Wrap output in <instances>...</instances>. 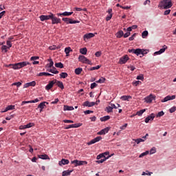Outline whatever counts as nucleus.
I'll return each instance as SVG.
<instances>
[{"instance_id": "1", "label": "nucleus", "mask_w": 176, "mask_h": 176, "mask_svg": "<svg viewBox=\"0 0 176 176\" xmlns=\"http://www.w3.org/2000/svg\"><path fill=\"white\" fill-rule=\"evenodd\" d=\"M28 65H30V63L28 61H23L19 62L18 63H16L14 65H9V67H11V68L14 69V70L19 69L21 68H23L25 67H27Z\"/></svg>"}, {"instance_id": "2", "label": "nucleus", "mask_w": 176, "mask_h": 176, "mask_svg": "<svg viewBox=\"0 0 176 176\" xmlns=\"http://www.w3.org/2000/svg\"><path fill=\"white\" fill-rule=\"evenodd\" d=\"M173 7V3L171 0H163L160 3V8L163 9H168Z\"/></svg>"}, {"instance_id": "3", "label": "nucleus", "mask_w": 176, "mask_h": 176, "mask_svg": "<svg viewBox=\"0 0 176 176\" xmlns=\"http://www.w3.org/2000/svg\"><path fill=\"white\" fill-rule=\"evenodd\" d=\"M129 53L135 54L137 56L140 55H144L148 54V52H146L144 50L142 49H131L128 50Z\"/></svg>"}, {"instance_id": "4", "label": "nucleus", "mask_w": 176, "mask_h": 176, "mask_svg": "<svg viewBox=\"0 0 176 176\" xmlns=\"http://www.w3.org/2000/svg\"><path fill=\"white\" fill-rule=\"evenodd\" d=\"M55 15L52 13H50L48 15H41L39 16V19L41 21L44 22L47 20H51L52 18H55Z\"/></svg>"}, {"instance_id": "5", "label": "nucleus", "mask_w": 176, "mask_h": 176, "mask_svg": "<svg viewBox=\"0 0 176 176\" xmlns=\"http://www.w3.org/2000/svg\"><path fill=\"white\" fill-rule=\"evenodd\" d=\"M78 61L87 65H92L91 61H90V60L87 59V58H85V56L82 55L78 56Z\"/></svg>"}, {"instance_id": "6", "label": "nucleus", "mask_w": 176, "mask_h": 176, "mask_svg": "<svg viewBox=\"0 0 176 176\" xmlns=\"http://www.w3.org/2000/svg\"><path fill=\"white\" fill-rule=\"evenodd\" d=\"M62 21H64V23H65L66 25L79 23V21H74L72 19L70 18H63Z\"/></svg>"}, {"instance_id": "7", "label": "nucleus", "mask_w": 176, "mask_h": 176, "mask_svg": "<svg viewBox=\"0 0 176 176\" xmlns=\"http://www.w3.org/2000/svg\"><path fill=\"white\" fill-rule=\"evenodd\" d=\"M100 140H102V137L100 136L96 137L95 138L92 139V140L87 142V145L91 146L95 143L99 142Z\"/></svg>"}, {"instance_id": "8", "label": "nucleus", "mask_w": 176, "mask_h": 176, "mask_svg": "<svg viewBox=\"0 0 176 176\" xmlns=\"http://www.w3.org/2000/svg\"><path fill=\"white\" fill-rule=\"evenodd\" d=\"M84 163H87L85 161H78L77 160H74L73 161H71V164H74V166H82L84 164Z\"/></svg>"}, {"instance_id": "9", "label": "nucleus", "mask_w": 176, "mask_h": 176, "mask_svg": "<svg viewBox=\"0 0 176 176\" xmlns=\"http://www.w3.org/2000/svg\"><path fill=\"white\" fill-rule=\"evenodd\" d=\"M175 98H176V95H172V96L168 95V96L164 98L163 100H162V102H166L170 100H173Z\"/></svg>"}, {"instance_id": "10", "label": "nucleus", "mask_w": 176, "mask_h": 176, "mask_svg": "<svg viewBox=\"0 0 176 176\" xmlns=\"http://www.w3.org/2000/svg\"><path fill=\"white\" fill-rule=\"evenodd\" d=\"M128 60H129V56L128 55H125L119 59V64L124 65L126 63Z\"/></svg>"}, {"instance_id": "11", "label": "nucleus", "mask_w": 176, "mask_h": 176, "mask_svg": "<svg viewBox=\"0 0 176 176\" xmlns=\"http://www.w3.org/2000/svg\"><path fill=\"white\" fill-rule=\"evenodd\" d=\"M110 130V128L107 127L104 128L103 129L100 130V131L97 133L98 135H104L105 134H107L109 131Z\"/></svg>"}, {"instance_id": "12", "label": "nucleus", "mask_w": 176, "mask_h": 176, "mask_svg": "<svg viewBox=\"0 0 176 176\" xmlns=\"http://www.w3.org/2000/svg\"><path fill=\"white\" fill-rule=\"evenodd\" d=\"M96 102H89V101H85L82 103V106L85 107H92L95 106Z\"/></svg>"}, {"instance_id": "13", "label": "nucleus", "mask_w": 176, "mask_h": 176, "mask_svg": "<svg viewBox=\"0 0 176 176\" xmlns=\"http://www.w3.org/2000/svg\"><path fill=\"white\" fill-rule=\"evenodd\" d=\"M82 126V124H70L67 125L65 129H77L78 127Z\"/></svg>"}, {"instance_id": "14", "label": "nucleus", "mask_w": 176, "mask_h": 176, "mask_svg": "<svg viewBox=\"0 0 176 176\" xmlns=\"http://www.w3.org/2000/svg\"><path fill=\"white\" fill-rule=\"evenodd\" d=\"M35 124L34 123H29L26 125H22L19 126V129H30L32 126H34Z\"/></svg>"}, {"instance_id": "15", "label": "nucleus", "mask_w": 176, "mask_h": 176, "mask_svg": "<svg viewBox=\"0 0 176 176\" xmlns=\"http://www.w3.org/2000/svg\"><path fill=\"white\" fill-rule=\"evenodd\" d=\"M52 82H54V84H56V85H57L60 89H64V85H63V82L58 81L56 79H54Z\"/></svg>"}, {"instance_id": "16", "label": "nucleus", "mask_w": 176, "mask_h": 176, "mask_svg": "<svg viewBox=\"0 0 176 176\" xmlns=\"http://www.w3.org/2000/svg\"><path fill=\"white\" fill-rule=\"evenodd\" d=\"M45 104H47V102H42L38 104V109H39V112L42 113L43 111L44 107H45Z\"/></svg>"}, {"instance_id": "17", "label": "nucleus", "mask_w": 176, "mask_h": 176, "mask_svg": "<svg viewBox=\"0 0 176 176\" xmlns=\"http://www.w3.org/2000/svg\"><path fill=\"white\" fill-rule=\"evenodd\" d=\"M153 100H155V96H153V95H150L145 98V102L146 103H151Z\"/></svg>"}, {"instance_id": "18", "label": "nucleus", "mask_w": 176, "mask_h": 176, "mask_svg": "<svg viewBox=\"0 0 176 176\" xmlns=\"http://www.w3.org/2000/svg\"><path fill=\"white\" fill-rule=\"evenodd\" d=\"M50 20L52 21V25H56V24L60 23V19L57 18L56 16H55L54 18L51 19Z\"/></svg>"}, {"instance_id": "19", "label": "nucleus", "mask_w": 176, "mask_h": 176, "mask_svg": "<svg viewBox=\"0 0 176 176\" xmlns=\"http://www.w3.org/2000/svg\"><path fill=\"white\" fill-rule=\"evenodd\" d=\"M54 85H55L54 81L49 82V84H47V85L45 87V89H47V91L50 90L54 87Z\"/></svg>"}, {"instance_id": "20", "label": "nucleus", "mask_w": 176, "mask_h": 176, "mask_svg": "<svg viewBox=\"0 0 176 176\" xmlns=\"http://www.w3.org/2000/svg\"><path fill=\"white\" fill-rule=\"evenodd\" d=\"M168 49V47L166 45H164V48L160 49V51L155 52V55H160L163 53H164L165 50Z\"/></svg>"}, {"instance_id": "21", "label": "nucleus", "mask_w": 176, "mask_h": 176, "mask_svg": "<svg viewBox=\"0 0 176 176\" xmlns=\"http://www.w3.org/2000/svg\"><path fill=\"white\" fill-rule=\"evenodd\" d=\"M35 86H36V82L32 81V82H28V83L25 84L23 88L25 89L29 87H35Z\"/></svg>"}, {"instance_id": "22", "label": "nucleus", "mask_w": 176, "mask_h": 176, "mask_svg": "<svg viewBox=\"0 0 176 176\" xmlns=\"http://www.w3.org/2000/svg\"><path fill=\"white\" fill-rule=\"evenodd\" d=\"M154 118H155V114L151 113V115L147 116L146 118H145V123H148L150 120H153Z\"/></svg>"}, {"instance_id": "23", "label": "nucleus", "mask_w": 176, "mask_h": 176, "mask_svg": "<svg viewBox=\"0 0 176 176\" xmlns=\"http://www.w3.org/2000/svg\"><path fill=\"white\" fill-rule=\"evenodd\" d=\"M69 161L65 159H62V160L59 161V166H62V165H67L69 164Z\"/></svg>"}, {"instance_id": "24", "label": "nucleus", "mask_w": 176, "mask_h": 176, "mask_svg": "<svg viewBox=\"0 0 176 176\" xmlns=\"http://www.w3.org/2000/svg\"><path fill=\"white\" fill-rule=\"evenodd\" d=\"M95 36L94 33H87V34L84 35V40L85 39H90Z\"/></svg>"}, {"instance_id": "25", "label": "nucleus", "mask_w": 176, "mask_h": 176, "mask_svg": "<svg viewBox=\"0 0 176 176\" xmlns=\"http://www.w3.org/2000/svg\"><path fill=\"white\" fill-rule=\"evenodd\" d=\"M109 152H105L104 153L99 154L98 155H97V160H100L102 158H105V155H109Z\"/></svg>"}, {"instance_id": "26", "label": "nucleus", "mask_w": 176, "mask_h": 176, "mask_svg": "<svg viewBox=\"0 0 176 176\" xmlns=\"http://www.w3.org/2000/svg\"><path fill=\"white\" fill-rule=\"evenodd\" d=\"M54 75L52 74H50L49 73H47V72H41L39 73L37 76H39V77H42V76H53Z\"/></svg>"}, {"instance_id": "27", "label": "nucleus", "mask_w": 176, "mask_h": 176, "mask_svg": "<svg viewBox=\"0 0 176 176\" xmlns=\"http://www.w3.org/2000/svg\"><path fill=\"white\" fill-rule=\"evenodd\" d=\"M14 105H9L6 107V109L3 111V113L8 112V111L14 110Z\"/></svg>"}, {"instance_id": "28", "label": "nucleus", "mask_w": 176, "mask_h": 176, "mask_svg": "<svg viewBox=\"0 0 176 176\" xmlns=\"http://www.w3.org/2000/svg\"><path fill=\"white\" fill-rule=\"evenodd\" d=\"M132 97L131 96H123L120 97V100L123 101H129V100H131Z\"/></svg>"}, {"instance_id": "29", "label": "nucleus", "mask_w": 176, "mask_h": 176, "mask_svg": "<svg viewBox=\"0 0 176 176\" xmlns=\"http://www.w3.org/2000/svg\"><path fill=\"white\" fill-rule=\"evenodd\" d=\"M47 72L54 74H58L59 73L58 71H57L55 67H52V69H47Z\"/></svg>"}, {"instance_id": "30", "label": "nucleus", "mask_w": 176, "mask_h": 176, "mask_svg": "<svg viewBox=\"0 0 176 176\" xmlns=\"http://www.w3.org/2000/svg\"><path fill=\"white\" fill-rule=\"evenodd\" d=\"M72 172V170H64L62 173V176H69Z\"/></svg>"}, {"instance_id": "31", "label": "nucleus", "mask_w": 176, "mask_h": 176, "mask_svg": "<svg viewBox=\"0 0 176 176\" xmlns=\"http://www.w3.org/2000/svg\"><path fill=\"white\" fill-rule=\"evenodd\" d=\"M124 36V32L122 30H119L118 32L116 34V36L118 38H122Z\"/></svg>"}, {"instance_id": "32", "label": "nucleus", "mask_w": 176, "mask_h": 176, "mask_svg": "<svg viewBox=\"0 0 176 176\" xmlns=\"http://www.w3.org/2000/svg\"><path fill=\"white\" fill-rule=\"evenodd\" d=\"M64 52H65L66 54V56H69V53L70 52H72V50H71V47H67L65 49Z\"/></svg>"}, {"instance_id": "33", "label": "nucleus", "mask_w": 176, "mask_h": 176, "mask_svg": "<svg viewBox=\"0 0 176 176\" xmlns=\"http://www.w3.org/2000/svg\"><path fill=\"white\" fill-rule=\"evenodd\" d=\"M109 157H110V156H107V158H105V157H102L100 160L96 161V162H97V163H98V164H102L104 162H105L107 160H108Z\"/></svg>"}, {"instance_id": "34", "label": "nucleus", "mask_w": 176, "mask_h": 176, "mask_svg": "<svg viewBox=\"0 0 176 176\" xmlns=\"http://www.w3.org/2000/svg\"><path fill=\"white\" fill-rule=\"evenodd\" d=\"M82 71H83V69L77 68L74 69V74H76V75H79L82 73Z\"/></svg>"}, {"instance_id": "35", "label": "nucleus", "mask_w": 176, "mask_h": 176, "mask_svg": "<svg viewBox=\"0 0 176 176\" xmlns=\"http://www.w3.org/2000/svg\"><path fill=\"white\" fill-rule=\"evenodd\" d=\"M87 49L84 47L79 50V53L82 54V55H87Z\"/></svg>"}, {"instance_id": "36", "label": "nucleus", "mask_w": 176, "mask_h": 176, "mask_svg": "<svg viewBox=\"0 0 176 176\" xmlns=\"http://www.w3.org/2000/svg\"><path fill=\"white\" fill-rule=\"evenodd\" d=\"M47 61H49V64L47 65V68L54 67V61H52V59H47Z\"/></svg>"}, {"instance_id": "37", "label": "nucleus", "mask_w": 176, "mask_h": 176, "mask_svg": "<svg viewBox=\"0 0 176 176\" xmlns=\"http://www.w3.org/2000/svg\"><path fill=\"white\" fill-rule=\"evenodd\" d=\"M74 14V12H64L62 13L63 16H69Z\"/></svg>"}, {"instance_id": "38", "label": "nucleus", "mask_w": 176, "mask_h": 176, "mask_svg": "<svg viewBox=\"0 0 176 176\" xmlns=\"http://www.w3.org/2000/svg\"><path fill=\"white\" fill-rule=\"evenodd\" d=\"M105 78L101 77L98 80L96 81V83L103 84L105 82Z\"/></svg>"}, {"instance_id": "39", "label": "nucleus", "mask_w": 176, "mask_h": 176, "mask_svg": "<svg viewBox=\"0 0 176 176\" xmlns=\"http://www.w3.org/2000/svg\"><path fill=\"white\" fill-rule=\"evenodd\" d=\"M109 119H110V116H104L103 118H100V122H107Z\"/></svg>"}, {"instance_id": "40", "label": "nucleus", "mask_w": 176, "mask_h": 176, "mask_svg": "<svg viewBox=\"0 0 176 176\" xmlns=\"http://www.w3.org/2000/svg\"><path fill=\"white\" fill-rule=\"evenodd\" d=\"M54 67L60 69H62L63 67H64V66L63 65V63L60 62L54 64Z\"/></svg>"}, {"instance_id": "41", "label": "nucleus", "mask_w": 176, "mask_h": 176, "mask_svg": "<svg viewBox=\"0 0 176 176\" xmlns=\"http://www.w3.org/2000/svg\"><path fill=\"white\" fill-rule=\"evenodd\" d=\"M72 110H74V107L64 105V111H72Z\"/></svg>"}, {"instance_id": "42", "label": "nucleus", "mask_w": 176, "mask_h": 176, "mask_svg": "<svg viewBox=\"0 0 176 176\" xmlns=\"http://www.w3.org/2000/svg\"><path fill=\"white\" fill-rule=\"evenodd\" d=\"M148 32L147 30H145L143 32V33H142V38H146V37L148 36Z\"/></svg>"}, {"instance_id": "43", "label": "nucleus", "mask_w": 176, "mask_h": 176, "mask_svg": "<svg viewBox=\"0 0 176 176\" xmlns=\"http://www.w3.org/2000/svg\"><path fill=\"white\" fill-rule=\"evenodd\" d=\"M59 76H60V78L63 79H65L67 77V74L66 72H62L60 74H59Z\"/></svg>"}, {"instance_id": "44", "label": "nucleus", "mask_w": 176, "mask_h": 176, "mask_svg": "<svg viewBox=\"0 0 176 176\" xmlns=\"http://www.w3.org/2000/svg\"><path fill=\"white\" fill-rule=\"evenodd\" d=\"M39 159L49 160V156H47L46 154L41 155H39Z\"/></svg>"}, {"instance_id": "45", "label": "nucleus", "mask_w": 176, "mask_h": 176, "mask_svg": "<svg viewBox=\"0 0 176 176\" xmlns=\"http://www.w3.org/2000/svg\"><path fill=\"white\" fill-rule=\"evenodd\" d=\"M152 172H148V170H146V172H143L142 174V176H151Z\"/></svg>"}, {"instance_id": "46", "label": "nucleus", "mask_w": 176, "mask_h": 176, "mask_svg": "<svg viewBox=\"0 0 176 176\" xmlns=\"http://www.w3.org/2000/svg\"><path fill=\"white\" fill-rule=\"evenodd\" d=\"M144 112H145V109H142L140 111H137L136 115L138 116H142V115H143Z\"/></svg>"}, {"instance_id": "47", "label": "nucleus", "mask_w": 176, "mask_h": 176, "mask_svg": "<svg viewBox=\"0 0 176 176\" xmlns=\"http://www.w3.org/2000/svg\"><path fill=\"white\" fill-rule=\"evenodd\" d=\"M148 155V151H146L142 153H141L140 155H139V158H142L143 157H144L145 155Z\"/></svg>"}, {"instance_id": "48", "label": "nucleus", "mask_w": 176, "mask_h": 176, "mask_svg": "<svg viewBox=\"0 0 176 176\" xmlns=\"http://www.w3.org/2000/svg\"><path fill=\"white\" fill-rule=\"evenodd\" d=\"M21 85H22V82H14L12 85V86H16L17 87H19Z\"/></svg>"}, {"instance_id": "49", "label": "nucleus", "mask_w": 176, "mask_h": 176, "mask_svg": "<svg viewBox=\"0 0 176 176\" xmlns=\"http://www.w3.org/2000/svg\"><path fill=\"white\" fill-rule=\"evenodd\" d=\"M115 109V108H112V107H110V106L107 107L105 109V111L107 112V113H111L112 112V110Z\"/></svg>"}, {"instance_id": "50", "label": "nucleus", "mask_w": 176, "mask_h": 176, "mask_svg": "<svg viewBox=\"0 0 176 176\" xmlns=\"http://www.w3.org/2000/svg\"><path fill=\"white\" fill-rule=\"evenodd\" d=\"M144 140L139 138V139H135V142L137 143V144H139L140 142H144Z\"/></svg>"}, {"instance_id": "51", "label": "nucleus", "mask_w": 176, "mask_h": 176, "mask_svg": "<svg viewBox=\"0 0 176 176\" xmlns=\"http://www.w3.org/2000/svg\"><path fill=\"white\" fill-rule=\"evenodd\" d=\"M148 153H150V155H153L156 153V148H152L151 150L148 151Z\"/></svg>"}, {"instance_id": "52", "label": "nucleus", "mask_w": 176, "mask_h": 176, "mask_svg": "<svg viewBox=\"0 0 176 176\" xmlns=\"http://www.w3.org/2000/svg\"><path fill=\"white\" fill-rule=\"evenodd\" d=\"M63 122H64L65 124H73L74 121L70 120H63Z\"/></svg>"}, {"instance_id": "53", "label": "nucleus", "mask_w": 176, "mask_h": 176, "mask_svg": "<svg viewBox=\"0 0 176 176\" xmlns=\"http://www.w3.org/2000/svg\"><path fill=\"white\" fill-rule=\"evenodd\" d=\"M9 48H10V47H7L6 45L1 46V50L5 51L6 53L8 52V49H9Z\"/></svg>"}, {"instance_id": "54", "label": "nucleus", "mask_w": 176, "mask_h": 176, "mask_svg": "<svg viewBox=\"0 0 176 176\" xmlns=\"http://www.w3.org/2000/svg\"><path fill=\"white\" fill-rule=\"evenodd\" d=\"M100 66L97 65L96 67H91L90 71L98 70V69H100Z\"/></svg>"}, {"instance_id": "55", "label": "nucleus", "mask_w": 176, "mask_h": 176, "mask_svg": "<svg viewBox=\"0 0 176 176\" xmlns=\"http://www.w3.org/2000/svg\"><path fill=\"white\" fill-rule=\"evenodd\" d=\"M164 116V111H160L157 114V118H160V117H162V116Z\"/></svg>"}, {"instance_id": "56", "label": "nucleus", "mask_w": 176, "mask_h": 176, "mask_svg": "<svg viewBox=\"0 0 176 176\" xmlns=\"http://www.w3.org/2000/svg\"><path fill=\"white\" fill-rule=\"evenodd\" d=\"M136 79L143 80H144V75L143 74L139 75L138 76H137Z\"/></svg>"}, {"instance_id": "57", "label": "nucleus", "mask_w": 176, "mask_h": 176, "mask_svg": "<svg viewBox=\"0 0 176 176\" xmlns=\"http://www.w3.org/2000/svg\"><path fill=\"white\" fill-rule=\"evenodd\" d=\"M175 111H176V107H171V109H169V112L173 113Z\"/></svg>"}, {"instance_id": "58", "label": "nucleus", "mask_w": 176, "mask_h": 176, "mask_svg": "<svg viewBox=\"0 0 176 176\" xmlns=\"http://www.w3.org/2000/svg\"><path fill=\"white\" fill-rule=\"evenodd\" d=\"M97 86H98V85L96 84V82H94V83L91 84L90 88H91V89H95V87H96Z\"/></svg>"}, {"instance_id": "59", "label": "nucleus", "mask_w": 176, "mask_h": 176, "mask_svg": "<svg viewBox=\"0 0 176 176\" xmlns=\"http://www.w3.org/2000/svg\"><path fill=\"white\" fill-rule=\"evenodd\" d=\"M49 49L50 50H56L58 49V47H57L56 45H52V46L49 47Z\"/></svg>"}, {"instance_id": "60", "label": "nucleus", "mask_w": 176, "mask_h": 176, "mask_svg": "<svg viewBox=\"0 0 176 176\" xmlns=\"http://www.w3.org/2000/svg\"><path fill=\"white\" fill-rule=\"evenodd\" d=\"M94 113V111H91V110H87L85 111H84V114L85 115H89L90 113Z\"/></svg>"}, {"instance_id": "61", "label": "nucleus", "mask_w": 176, "mask_h": 176, "mask_svg": "<svg viewBox=\"0 0 176 176\" xmlns=\"http://www.w3.org/2000/svg\"><path fill=\"white\" fill-rule=\"evenodd\" d=\"M39 59V57L38 56H32L30 58V60L32 61V60H37Z\"/></svg>"}, {"instance_id": "62", "label": "nucleus", "mask_w": 176, "mask_h": 176, "mask_svg": "<svg viewBox=\"0 0 176 176\" xmlns=\"http://www.w3.org/2000/svg\"><path fill=\"white\" fill-rule=\"evenodd\" d=\"M130 34H131V33L130 32L125 33L124 34H123L124 38H128L129 36H130Z\"/></svg>"}, {"instance_id": "63", "label": "nucleus", "mask_w": 176, "mask_h": 176, "mask_svg": "<svg viewBox=\"0 0 176 176\" xmlns=\"http://www.w3.org/2000/svg\"><path fill=\"white\" fill-rule=\"evenodd\" d=\"M6 45L9 46V48H10L11 47H12V44L11 43L10 41H6Z\"/></svg>"}, {"instance_id": "64", "label": "nucleus", "mask_w": 176, "mask_h": 176, "mask_svg": "<svg viewBox=\"0 0 176 176\" xmlns=\"http://www.w3.org/2000/svg\"><path fill=\"white\" fill-rule=\"evenodd\" d=\"M111 18H112V14L107 15L106 19L107 21L111 20Z\"/></svg>"}]
</instances>
